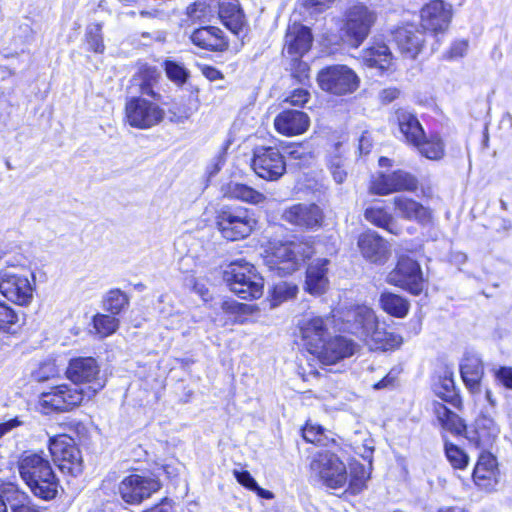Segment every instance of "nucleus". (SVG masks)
I'll return each instance as SVG.
<instances>
[{
    "label": "nucleus",
    "instance_id": "1",
    "mask_svg": "<svg viewBox=\"0 0 512 512\" xmlns=\"http://www.w3.org/2000/svg\"><path fill=\"white\" fill-rule=\"evenodd\" d=\"M309 467L311 475L326 488L345 489L352 495L366 489L371 474V462L368 468L357 461L350 462L347 466L336 453L330 450H322L314 454Z\"/></svg>",
    "mask_w": 512,
    "mask_h": 512
},
{
    "label": "nucleus",
    "instance_id": "2",
    "mask_svg": "<svg viewBox=\"0 0 512 512\" xmlns=\"http://www.w3.org/2000/svg\"><path fill=\"white\" fill-rule=\"evenodd\" d=\"M17 466L21 479L35 497L48 501L57 496L59 479L46 457L38 453H25Z\"/></svg>",
    "mask_w": 512,
    "mask_h": 512
},
{
    "label": "nucleus",
    "instance_id": "3",
    "mask_svg": "<svg viewBox=\"0 0 512 512\" xmlns=\"http://www.w3.org/2000/svg\"><path fill=\"white\" fill-rule=\"evenodd\" d=\"M400 133L407 143L417 148L419 153L430 160H440L445 155V145L438 135L425 137L424 130L416 116L406 109L395 112Z\"/></svg>",
    "mask_w": 512,
    "mask_h": 512
},
{
    "label": "nucleus",
    "instance_id": "4",
    "mask_svg": "<svg viewBox=\"0 0 512 512\" xmlns=\"http://www.w3.org/2000/svg\"><path fill=\"white\" fill-rule=\"evenodd\" d=\"M312 253V248L307 243H280L266 252L264 262L270 271L278 276H285L298 270Z\"/></svg>",
    "mask_w": 512,
    "mask_h": 512
},
{
    "label": "nucleus",
    "instance_id": "5",
    "mask_svg": "<svg viewBox=\"0 0 512 512\" xmlns=\"http://www.w3.org/2000/svg\"><path fill=\"white\" fill-rule=\"evenodd\" d=\"M224 280L230 290L242 299H257L263 294V278L246 261L232 262L224 271Z\"/></svg>",
    "mask_w": 512,
    "mask_h": 512
},
{
    "label": "nucleus",
    "instance_id": "6",
    "mask_svg": "<svg viewBox=\"0 0 512 512\" xmlns=\"http://www.w3.org/2000/svg\"><path fill=\"white\" fill-rule=\"evenodd\" d=\"M256 225L253 212L244 207L223 209L217 216V227L221 235L230 241L250 236Z\"/></svg>",
    "mask_w": 512,
    "mask_h": 512
},
{
    "label": "nucleus",
    "instance_id": "7",
    "mask_svg": "<svg viewBox=\"0 0 512 512\" xmlns=\"http://www.w3.org/2000/svg\"><path fill=\"white\" fill-rule=\"evenodd\" d=\"M87 397L85 390L75 385L61 384L39 395L38 407L44 414L68 412L79 406Z\"/></svg>",
    "mask_w": 512,
    "mask_h": 512
},
{
    "label": "nucleus",
    "instance_id": "8",
    "mask_svg": "<svg viewBox=\"0 0 512 512\" xmlns=\"http://www.w3.org/2000/svg\"><path fill=\"white\" fill-rule=\"evenodd\" d=\"M345 17L343 37L350 46L357 48L367 38L376 15L365 5L356 4L347 10Z\"/></svg>",
    "mask_w": 512,
    "mask_h": 512
},
{
    "label": "nucleus",
    "instance_id": "9",
    "mask_svg": "<svg viewBox=\"0 0 512 512\" xmlns=\"http://www.w3.org/2000/svg\"><path fill=\"white\" fill-rule=\"evenodd\" d=\"M125 121L131 127L148 129L159 124L165 116L164 110L155 102L143 97H130L125 103Z\"/></svg>",
    "mask_w": 512,
    "mask_h": 512
},
{
    "label": "nucleus",
    "instance_id": "10",
    "mask_svg": "<svg viewBox=\"0 0 512 512\" xmlns=\"http://www.w3.org/2000/svg\"><path fill=\"white\" fill-rule=\"evenodd\" d=\"M318 83L322 90L334 95L353 93L359 86L356 73L346 65H333L318 73Z\"/></svg>",
    "mask_w": 512,
    "mask_h": 512
},
{
    "label": "nucleus",
    "instance_id": "11",
    "mask_svg": "<svg viewBox=\"0 0 512 512\" xmlns=\"http://www.w3.org/2000/svg\"><path fill=\"white\" fill-rule=\"evenodd\" d=\"M49 451L63 473L78 476L82 473V457L72 438L60 435L51 438Z\"/></svg>",
    "mask_w": 512,
    "mask_h": 512
},
{
    "label": "nucleus",
    "instance_id": "12",
    "mask_svg": "<svg viewBox=\"0 0 512 512\" xmlns=\"http://www.w3.org/2000/svg\"><path fill=\"white\" fill-rule=\"evenodd\" d=\"M386 281L414 295H419L424 287L420 265L409 256H401L398 259L396 267L387 275Z\"/></svg>",
    "mask_w": 512,
    "mask_h": 512
},
{
    "label": "nucleus",
    "instance_id": "13",
    "mask_svg": "<svg viewBox=\"0 0 512 512\" xmlns=\"http://www.w3.org/2000/svg\"><path fill=\"white\" fill-rule=\"evenodd\" d=\"M160 487L156 478L131 474L119 483L117 493L125 503L136 505L151 497Z\"/></svg>",
    "mask_w": 512,
    "mask_h": 512
},
{
    "label": "nucleus",
    "instance_id": "14",
    "mask_svg": "<svg viewBox=\"0 0 512 512\" xmlns=\"http://www.w3.org/2000/svg\"><path fill=\"white\" fill-rule=\"evenodd\" d=\"M252 168L259 177L276 181L284 175L286 162L277 148L260 146L254 150Z\"/></svg>",
    "mask_w": 512,
    "mask_h": 512
},
{
    "label": "nucleus",
    "instance_id": "15",
    "mask_svg": "<svg viewBox=\"0 0 512 512\" xmlns=\"http://www.w3.org/2000/svg\"><path fill=\"white\" fill-rule=\"evenodd\" d=\"M100 373L97 361L92 357H77L69 361L66 369V376L74 384L92 383L93 385L85 391L87 398L94 396L104 387V383L100 382L98 375Z\"/></svg>",
    "mask_w": 512,
    "mask_h": 512
},
{
    "label": "nucleus",
    "instance_id": "16",
    "mask_svg": "<svg viewBox=\"0 0 512 512\" xmlns=\"http://www.w3.org/2000/svg\"><path fill=\"white\" fill-rule=\"evenodd\" d=\"M378 326L375 312L365 305L352 307L344 314L343 330L365 342L369 341Z\"/></svg>",
    "mask_w": 512,
    "mask_h": 512
},
{
    "label": "nucleus",
    "instance_id": "17",
    "mask_svg": "<svg viewBox=\"0 0 512 512\" xmlns=\"http://www.w3.org/2000/svg\"><path fill=\"white\" fill-rule=\"evenodd\" d=\"M0 292L9 301L20 306H27L33 300L34 286L25 275L1 270Z\"/></svg>",
    "mask_w": 512,
    "mask_h": 512
},
{
    "label": "nucleus",
    "instance_id": "18",
    "mask_svg": "<svg viewBox=\"0 0 512 512\" xmlns=\"http://www.w3.org/2000/svg\"><path fill=\"white\" fill-rule=\"evenodd\" d=\"M328 321V318L313 316L299 323L301 345L312 356L319 351L320 347H324L328 339Z\"/></svg>",
    "mask_w": 512,
    "mask_h": 512
},
{
    "label": "nucleus",
    "instance_id": "19",
    "mask_svg": "<svg viewBox=\"0 0 512 512\" xmlns=\"http://www.w3.org/2000/svg\"><path fill=\"white\" fill-rule=\"evenodd\" d=\"M452 6L442 0H433L421 9V26L432 33L445 32L452 20Z\"/></svg>",
    "mask_w": 512,
    "mask_h": 512
},
{
    "label": "nucleus",
    "instance_id": "20",
    "mask_svg": "<svg viewBox=\"0 0 512 512\" xmlns=\"http://www.w3.org/2000/svg\"><path fill=\"white\" fill-rule=\"evenodd\" d=\"M282 219L298 228L314 230L321 227L324 215L316 204L298 203L286 208Z\"/></svg>",
    "mask_w": 512,
    "mask_h": 512
},
{
    "label": "nucleus",
    "instance_id": "21",
    "mask_svg": "<svg viewBox=\"0 0 512 512\" xmlns=\"http://www.w3.org/2000/svg\"><path fill=\"white\" fill-rule=\"evenodd\" d=\"M323 346L313 357L324 365H332L350 357L357 349L356 343L344 336L328 338Z\"/></svg>",
    "mask_w": 512,
    "mask_h": 512
},
{
    "label": "nucleus",
    "instance_id": "22",
    "mask_svg": "<svg viewBox=\"0 0 512 512\" xmlns=\"http://www.w3.org/2000/svg\"><path fill=\"white\" fill-rule=\"evenodd\" d=\"M392 41L405 57L414 59L423 47L424 34L416 25L406 24L392 31Z\"/></svg>",
    "mask_w": 512,
    "mask_h": 512
},
{
    "label": "nucleus",
    "instance_id": "23",
    "mask_svg": "<svg viewBox=\"0 0 512 512\" xmlns=\"http://www.w3.org/2000/svg\"><path fill=\"white\" fill-rule=\"evenodd\" d=\"M358 247L362 256L374 264H385L391 254L387 241L372 231L359 236Z\"/></svg>",
    "mask_w": 512,
    "mask_h": 512
},
{
    "label": "nucleus",
    "instance_id": "24",
    "mask_svg": "<svg viewBox=\"0 0 512 512\" xmlns=\"http://www.w3.org/2000/svg\"><path fill=\"white\" fill-rule=\"evenodd\" d=\"M473 481L482 490L492 491L499 481L496 458L489 452H482L473 470Z\"/></svg>",
    "mask_w": 512,
    "mask_h": 512
},
{
    "label": "nucleus",
    "instance_id": "25",
    "mask_svg": "<svg viewBox=\"0 0 512 512\" xmlns=\"http://www.w3.org/2000/svg\"><path fill=\"white\" fill-rule=\"evenodd\" d=\"M310 126L309 116L299 110H285L274 119L275 130L287 137L305 133Z\"/></svg>",
    "mask_w": 512,
    "mask_h": 512
},
{
    "label": "nucleus",
    "instance_id": "26",
    "mask_svg": "<svg viewBox=\"0 0 512 512\" xmlns=\"http://www.w3.org/2000/svg\"><path fill=\"white\" fill-rule=\"evenodd\" d=\"M312 44V34L308 27L294 23L289 26L285 36L286 52L298 59L309 51Z\"/></svg>",
    "mask_w": 512,
    "mask_h": 512
},
{
    "label": "nucleus",
    "instance_id": "27",
    "mask_svg": "<svg viewBox=\"0 0 512 512\" xmlns=\"http://www.w3.org/2000/svg\"><path fill=\"white\" fill-rule=\"evenodd\" d=\"M395 213L406 220L425 224L431 219L430 210L414 199L405 196L393 198Z\"/></svg>",
    "mask_w": 512,
    "mask_h": 512
},
{
    "label": "nucleus",
    "instance_id": "28",
    "mask_svg": "<svg viewBox=\"0 0 512 512\" xmlns=\"http://www.w3.org/2000/svg\"><path fill=\"white\" fill-rule=\"evenodd\" d=\"M190 39L194 45L210 51H223L228 46L222 30L215 26L194 30Z\"/></svg>",
    "mask_w": 512,
    "mask_h": 512
},
{
    "label": "nucleus",
    "instance_id": "29",
    "mask_svg": "<svg viewBox=\"0 0 512 512\" xmlns=\"http://www.w3.org/2000/svg\"><path fill=\"white\" fill-rule=\"evenodd\" d=\"M499 434V427L490 414L482 413L474 424V430L468 436L478 447L487 448Z\"/></svg>",
    "mask_w": 512,
    "mask_h": 512
},
{
    "label": "nucleus",
    "instance_id": "30",
    "mask_svg": "<svg viewBox=\"0 0 512 512\" xmlns=\"http://www.w3.org/2000/svg\"><path fill=\"white\" fill-rule=\"evenodd\" d=\"M327 259H318L312 262L306 271L305 289L313 295L324 293L328 287Z\"/></svg>",
    "mask_w": 512,
    "mask_h": 512
},
{
    "label": "nucleus",
    "instance_id": "31",
    "mask_svg": "<svg viewBox=\"0 0 512 512\" xmlns=\"http://www.w3.org/2000/svg\"><path fill=\"white\" fill-rule=\"evenodd\" d=\"M219 17L222 23L237 34L244 25V14L238 0H222L219 3Z\"/></svg>",
    "mask_w": 512,
    "mask_h": 512
},
{
    "label": "nucleus",
    "instance_id": "32",
    "mask_svg": "<svg viewBox=\"0 0 512 512\" xmlns=\"http://www.w3.org/2000/svg\"><path fill=\"white\" fill-rule=\"evenodd\" d=\"M461 377L466 387L473 393L480 392L483 377V364L478 357H466L460 367Z\"/></svg>",
    "mask_w": 512,
    "mask_h": 512
},
{
    "label": "nucleus",
    "instance_id": "33",
    "mask_svg": "<svg viewBox=\"0 0 512 512\" xmlns=\"http://www.w3.org/2000/svg\"><path fill=\"white\" fill-rule=\"evenodd\" d=\"M222 192L226 198L239 200L253 205L263 203L266 200V196L263 193L248 185L237 182H230L223 186Z\"/></svg>",
    "mask_w": 512,
    "mask_h": 512
},
{
    "label": "nucleus",
    "instance_id": "34",
    "mask_svg": "<svg viewBox=\"0 0 512 512\" xmlns=\"http://www.w3.org/2000/svg\"><path fill=\"white\" fill-rule=\"evenodd\" d=\"M362 59L368 67L384 71L391 64L392 54L384 43H374L362 52Z\"/></svg>",
    "mask_w": 512,
    "mask_h": 512
},
{
    "label": "nucleus",
    "instance_id": "35",
    "mask_svg": "<svg viewBox=\"0 0 512 512\" xmlns=\"http://www.w3.org/2000/svg\"><path fill=\"white\" fill-rule=\"evenodd\" d=\"M4 495L11 512H40L26 492L22 491L17 484L9 485Z\"/></svg>",
    "mask_w": 512,
    "mask_h": 512
},
{
    "label": "nucleus",
    "instance_id": "36",
    "mask_svg": "<svg viewBox=\"0 0 512 512\" xmlns=\"http://www.w3.org/2000/svg\"><path fill=\"white\" fill-rule=\"evenodd\" d=\"M158 78L159 72L155 67L143 64L139 66L138 72L133 77V81L140 87L142 94L157 98L158 95L154 92L153 86L157 83Z\"/></svg>",
    "mask_w": 512,
    "mask_h": 512
},
{
    "label": "nucleus",
    "instance_id": "37",
    "mask_svg": "<svg viewBox=\"0 0 512 512\" xmlns=\"http://www.w3.org/2000/svg\"><path fill=\"white\" fill-rule=\"evenodd\" d=\"M380 304L385 312L398 318L406 316L409 310V303L405 298L390 292L382 293Z\"/></svg>",
    "mask_w": 512,
    "mask_h": 512
},
{
    "label": "nucleus",
    "instance_id": "38",
    "mask_svg": "<svg viewBox=\"0 0 512 512\" xmlns=\"http://www.w3.org/2000/svg\"><path fill=\"white\" fill-rule=\"evenodd\" d=\"M402 341L403 340L400 335L393 332H387L380 329L378 326L369 341L366 342L375 349L391 350L398 348L402 344Z\"/></svg>",
    "mask_w": 512,
    "mask_h": 512
},
{
    "label": "nucleus",
    "instance_id": "39",
    "mask_svg": "<svg viewBox=\"0 0 512 512\" xmlns=\"http://www.w3.org/2000/svg\"><path fill=\"white\" fill-rule=\"evenodd\" d=\"M364 217L371 224L394 233V218L385 208L380 206L368 207L364 212Z\"/></svg>",
    "mask_w": 512,
    "mask_h": 512
},
{
    "label": "nucleus",
    "instance_id": "40",
    "mask_svg": "<svg viewBox=\"0 0 512 512\" xmlns=\"http://www.w3.org/2000/svg\"><path fill=\"white\" fill-rule=\"evenodd\" d=\"M20 326L19 314L6 303L0 302V330L15 334Z\"/></svg>",
    "mask_w": 512,
    "mask_h": 512
},
{
    "label": "nucleus",
    "instance_id": "41",
    "mask_svg": "<svg viewBox=\"0 0 512 512\" xmlns=\"http://www.w3.org/2000/svg\"><path fill=\"white\" fill-rule=\"evenodd\" d=\"M221 308L225 313L235 316V321L239 323L245 322V316L251 315L257 310L253 304L239 303L232 299L223 301Z\"/></svg>",
    "mask_w": 512,
    "mask_h": 512
},
{
    "label": "nucleus",
    "instance_id": "42",
    "mask_svg": "<svg viewBox=\"0 0 512 512\" xmlns=\"http://www.w3.org/2000/svg\"><path fill=\"white\" fill-rule=\"evenodd\" d=\"M342 144L336 143L333 148V155L329 158V169L336 183L341 184L347 177V172L344 168V160L342 159Z\"/></svg>",
    "mask_w": 512,
    "mask_h": 512
},
{
    "label": "nucleus",
    "instance_id": "43",
    "mask_svg": "<svg viewBox=\"0 0 512 512\" xmlns=\"http://www.w3.org/2000/svg\"><path fill=\"white\" fill-rule=\"evenodd\" d=\"M85 42L87 44L88 50L100 54L104 52L105 45L103 42L102 24L95 23L87 26L85 32Z\"/></svg>",
    "mask_w": 512,
    "mask_h": 512
},
{
    "label": "nucleus",
    "instance_id": "44",
    "mask_svg": "<svg viewBox=\"0 0 512 512\" xmlns=\"http://www.w3.org/2000/svg\"><path fill=\"white\" fill-rule=\"evenodd\" d=\"M118 319L114 316L97 314L93 318V327L100 338L112 335L118 328Z\"/></svg>",
    "mask_w": 512,
    "mask_h": 512
},
{
    "label": "nucleus",
    "instance_id": "45",
    "mask_svg": "<svg viewBox=\"0 0 512 512\" xmlns=\"http://www.w3.org/2000/svg\"><path fill=\"white\" fill-rule=\"evenodd\" d=\"M298 293L297 285L290 282H279L274 285L272 291V306H277L284 301L293 299Z\"/></svg>",
    "mask_w": 512,
    "mask_h": 512
},
{
    "label": "nucleus",
    "instance_id": "46",
    "mask_svg": "<svg viewBox=\"0 0 512 512\" xmlns=\"http://www.w3.org/2000/svg\"><path fill=\"white\" fill-rule=\"evenodd\" d=\"M394 192L410 191L413 192L418 187V181L412 174L398 170L391 173Z\"/></svg>",
    "mask_w": 512,
    "mask_h": 512
},
{
    "label": "nucleus",
    "instance_id": "47",
    "mask_svg": "<svg viewBox=\"0 0 512 512\" xmlns=\"http://www.w3.org/2000/svg\"><path fill=\"white\" fill-rule=\"evenodd\" d=\"M127 304V296L118 289L109 291L104 299V308L113 315L119 314Z\"/></svg>",
    "mask_w": 512,
    "mask_h": 512
},
{
    "label": "nucleus",
    "instance_id": "48",
    "mask_svg": "<svg viewBox=\"0 0 512 512\" xmlns=\"http://www.w3.org/2000/svg\"><path fill=\"white\" fill-rule=\"evenodd\" d=\"M445 453L448 461L455 469H464L469 462L468 455L458 446L447 443L445 445Z\"/></svg>",
    "mask_w": 512,
    "mask_h": 512
},
{
    "label": "nucleus",
    "instance_id": "49",
    "mask_svg": "<svg viewBox=\"0 0 512 512\" xmlns=\"http://www.w3.org/2000/svg\"><path fill=\"white\" fill-rule=\"evenodd\" d=\"M435 393L446 402H450L455 398V384L451 374H446L439 379V383L435 386Z\"/></svg>",
    "mask_w": 512,
    "mask_h": 512
},
{
    "label": "nucleus",
    "instance_id": "50",
    "mask_svg": "<svg viewBox=\"0 0 512 512\" xmlns=\"http://www.w3.org/2000/svg\"><path fill=\"white\" fill-rule=\"evenodd\" d=\"M59 373L55 361H45L32 372V377L37 382H44L57 377Z\"/></svg>",
    "mask_w": 512,
    "mask_h": 512
},
{
    "label": "nucleus",
    "instance_id": "51",
    "mask_svg": "<svg viewBox=\"0 0 512 512\" xmlns=\"http://www.w3.org/2000/svg\"><path fill=\"white\" fill-rule=\"evenodd\" d=\"M370 191L377 195H387L393 193L392 175L379 174L371 181Z\"/></svg>",
    "mask_w": 512,
    "mask_h": 512
},
{
    "label": "nucleus",
    "instance_id": "52",
    "mask_svg": "<svg viewBox=\"0 0 512 512\" xmlns=\"http://www.w3.org/2000/svg\"><path fill=\"white\" fill-rule=\"evenodd\" d=\"M165 71L167 74V77L175 82L176 84H183L187 77L188 72L187 70L180 64L173 62V61H166L165 62Z\"/></svg>",
    "mask_w": 512,
    "mask_h": 512
},
{
    "label": "nucleus",
    "instance_id": "53",
    "mask_svg": "<svg viewBox=\"0 0 512 512\" xmlns=\"http://www.w3.org/2000/svg\"><path fill=\"white\" fill-rule=\"evenodd\" d=\"M303 438L310 443L322 444L324 440V430L320 425L307 423L302 430Z\"/></svg>",
    "mask_w": 512,
    "mask_h": 512
},
{
    "label": "nucleus",
    "instance_id": "54",
    "mask_svg": "<svg viewBox=\"0 0 512 512\" xmlns=\"http://www.w3.org/2000/svg\"><path fill=\"white\" fill-rule=\"evenodd\" d=\"M442 427L454 434H461L466 432V427L462 421V419L452 412V414L441 423Z\"/></svg>",
    "mask_w": 512,
    "mask_h": 512
},
{
    "label": "nucleus",
    "instance_id": "55",
    "mask_svg": "<svg viewBox=\"0 0 512 512\" xmlns=\"http://www.w3.org/2000/svg\"><path fill=\"white\" fill-rule=\"evenodd\" d=\"M309 98L310 93L308 90L300 88L292 91L291 94L285 98L284 102L292 106H303L308 102Z\"/></svg>",
    "mask_w": 512,
    "mask_h": 512
},
{
    "label": "nucleus",
    "instance_id": "56",
    "mask_svg": "<svg viewBox=\"0 0 512 512\" xmlns=\"http://www.w3.org/2000/svg\"><path fill=\"white\" fill-rule=\"evenodd\" d=\"M233 475L235 476V478L238 481V483L241 484L246 489H248L250 491L255 489V487L257 485V482L252 477L250 472H248L246 470H234L233 471Z\"/></svg>",
    "mask_w": 512,
    "mask_h": 512
},
{
    "label": "nucleus",
    "instance_id": "57",
    "mask_svg": "<svg viewBox=\"0 0 512 512\" xmlns=\"http://www.w3.org/2000/svg\"><path fill=\"white\" fill-rule=\"evenodd\" d=\"M334 0H301L302 5L311 13H320L330 7Z\"/></svg>",
    "mask_w": 512,
    "mask_h": 512
},
{
    "label": "nucleus",
    "instance_id": "58",
    "mask_svg": "<svg viewBox=\"0 0 512 512\" xmlns=\"http://www.w3.org/2000/svg\"><path fill=\"white\" fill-rule=\"evenodd\" d=\"M208 10H209V7L206 5L205 2L198 1L188 7V15L192 19L201 20V19L206 18L207 14L209 12Z\"/></svg>",
    "mask_w": 512,
    "mask_h": 512
},
{
    "label": "nucleus",
    "instance_id": "59",
    "mask_svg": "<svg viewBox=\"0 0 512 512\" xmlns=\"http://www.w3.org/2000/svg\"><path fill=\"white\" fill-rule=\"evenodd\" d=\"M23 424H24V421L19 416L1 420L0 421V438L3 437L4 435L10 433L14 429L18 428L19 426H22Z\"/></svg>",
    "mask_w": 512,
    "mask_h": 512
},
{
    "label": "nucleus",
    "instance_id": "60",
    "mask_svg": "<svg viewBox=\"0 0 512 512\" xmlns=\"http://www.w3.org/2000/svg\"><path fill=\"white\" fill-rule=\"evenodd\" d=\"M467 49H468V42L465 41V40H459V41H455L448 53H447V58L448 59H457V58H461L463 57L466 52H467Z\"/></svg>",
    "mask_w": 512,
    "mask_h": 512
},
{
    "label": "nucleus",
    "instance_id": "61",
    "mask_svg": "<svg viewBox=\"0 0 512 512\" xmlns=\"http://www.w3.org/2000/svg\"><path fill=\"white\" fill-rule=\"evenodd\" d=\"M497 381L505 388L512 390V367H500L495 373Z\"/></svg>",
    "mask_w": 512,
    "mask_h": 512
},
{
    "label": "nucleus",
    "instance_id": "62",
    "mask_svg": "<svg viewBox=\"0 0 512 512\" xmlns=\"http://www.w3.org/2000/svg\"><path fill=\"white\" fill-rule=\"evenodd\" d=\"M395 381H396V376L392 372H389L383 379H381L380 381L375 383L373 385V388L375 390L390 388V387L394 386Z\"/></svg>",
    "mask_w": 512,
    "mask_h": 512
},
{
    "label": "nucleus",
    "instance_id": "63",
    "mask_svg": "<svg viewBox=\"0 0 512 512\" xmlns=\"http://www.w3.org/2000/svg\"><path fill=\"white\" fill-rule=\"evenodd\" d=\"M223 165H224V157L221 154L215 156L212 159L211 164L207 167V172H208L209 176L211 177V176H214L215 174H217Z\"/></svg>",
    "mask_w": 512,
    "mask_h": 512
},
{
    "label": "nucleus",
    "instance_id": "64",
    "mask_svg": "<svg viewBox=\"0 0 512 512\" xmlns=\"http://www.w3.org/2000/svg\"><path fill=\"white\" fill-rule=\"evenodd\" d=\"M434 412L440 423L444 422L452 414L450 409L438 402L434 404Z\"/></svg>",
    "mask_w": 512,
    "mask_h": 512
}]
</instances>
